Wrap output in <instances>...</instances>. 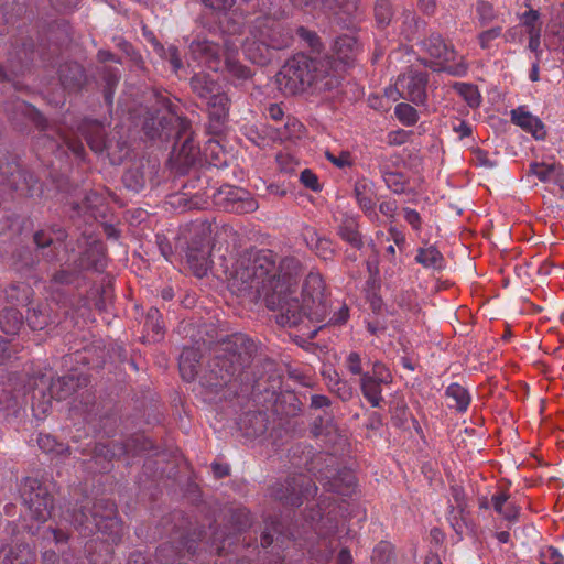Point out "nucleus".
Here are the masks:
<instances>
[{"label":"nucleus","instance_id":"nucleus-24","mask_svg":"<svg viewBox=\"0 0 564 564\" xmlns=\"http://www.w3.org/2000/svg\"><path fill=\"white\" fill-rule=\"evenodd\" d=\"M456 91L462 96L470 107H477L480 104V95L474 85L458 83L454 86Z\"/></svg>","mask_w":564,"mask_h":564},{"label":"nucleus","instance_id":"nucleus-5","mask_svg":"<svg viewBox=\"0 0 564 564\" xmlns=\"http://www.w3.org/2000/svg\"><path fill=\"white\" fill-rule=\"evenodd\" d=\"M426 50L435 59V69L444 70L455 76H463L467 72V65L462 59L455 63L457 54L442 37L431 36L426 43Z\"/></svg>","mask_w":564,"mask_h":564},{"label":"nucleus","instance_id":"nucleus-9","mask_svg":"<svg viewBox=\"0 0 564 564\" xmlns=\"http://www.w3.org/2000/svg\"><path fill=\"white\" fill-rule=\"evenodd\" d=\"M520 21L521 26L529 35V50L539 55L541 53L540 46L542 31L540 13L536 10H529L521 15Z\"/></svg>","mask_w":564,"mask_h":564},{"label":"nucleus","instance_id":"nucleus-31","mask_svg":"<svg viewBox=\"0 0 564 564\" xmlns=\"http://www.w3.org/2000/svg\"><path fill=\"white\" fill-rule=\"evenodd\" d=\"M502 34V29L500 26H496L492 29H489L487 31H484L479 34V44L482 48H489L491 45V42L500 37Z\"/></svg>","mask_w":564,"mask_h":564},{"label":"nucleus","instance_id":"nucleus-30","mask_svg":"<svg viewBox=\"0 0 564 564\" xmlns=\"http://www.w3.org/2000/svg\"><path fill=\"white\" fill-rule=\"evenodd\" d=\"M187 257L188 263L197 276H203L207 273L209 269V261L206 256H203L200 259H196L193 253H189Z\"/></svg>","mask_w":564,"mask_h":564},{"label":"nucleus","instance_id":"nucleus-46","mask_svg":"<svg viewBox=\"0 0 564 564\" xmlns=\"http://www.w3.org/2000/svg\"><path fill=\"white\" fill-rule=\"evenodd\" d=\"M505 40L507 42H517V41H521L522 40V36H521V30L519 26H516V28H512L510 30H508L505 34Z\"/></svg>","mask_w":564,"mask_h":564},{"label":"nucleus","instance_id":"nucleus-15","mask_svg":"<svg viewBox=\"0 0 564 564\" xmlns=\"http://www.w3.org/2000/svg\"><path fill=\"white\" fill-rule=\"evenodd\" d=\"M415 261L426 269L438 270L444 265L442 253L434 246L420 248L415 256Z\"/></svg>","mask_w":564,"mask_h":564},{"label":"nucleus","instance_id":"nucleus-22","mask_svg":"<svg viewBox=\"0 0 564 564\" xmlns=\"http://www.w3.org/2000/svg\"><path fill=\"white\" fill-rule=\"evenodd\" d=\"M560 164H546L534 162L530 164V172L543 183H553L555 174L558 173Z\"/></svg>","mask_w":564,"mask_h":564},{"label":"nucleus","instance_id":"nucleus-17","mask_svg":"<svg viewBox=\"0 0 564 564\" xmlns=\"http://www.w3.org/2000/svg\"><path fill=\"white\" fill-rule=\"evenodd\" d=\"M191 85L193 90L203 99L209 98L219 88L215 80L204 73L194 75Z\"/></svg>","mask_w":564,"mask_h":564},{"label":"nucleus","instance_id":"nucleus-7","mask_svg":"<svg viewBox=\"0 0 564 564\" xmlns=\"http://www.w3.org/2000/svg\"><path fill=\"white\" fill-rule=\"evenodd\" d=\"M219 195L225 196L227 200L225 207L230 212L245 214L254 212L258 208L257 202L242 188L227 186L220 191Z\"/></svg>","mask_w":564,"mask_h":564},{"label":"nucleus","instance_id":"nucleus-47","mask_svg":"<svg viewBox=\"0 0 564 564\" xmlns=\"http://www.w3.org/2000/svg\"><path fill=\"white\" fill-rule=\"evenodd\" d=\"M546 33L554 35H560L561 33H563L564 35V26L562 28L561 22H558L557 20H552L547 24Z\"/></svg>","mask_w":564,"mask_h":564},{"label":"nucleus","instance_id":"nucleus-43","mask_svg":"<svg viewBox=\"0 0 564 564\" xmlns=\"http://www.w3.org/2000/svg\"><path fill=\"white\" fill-rule=\"evenodd\" d=\"M32 409L34 412V415L41 419L42 416H45L48 410L51 409V401H44L39 403H33Z\"/></svg>","mask_w":564,"mask_h":564},{"label":"nucleus","instance_id":"nucleus-38","mask_svg":"<svg viewBox=\"0 0 564 564\" xmlns=\"http://www.w3.org/2000/svg\"><path fill=\"white\" fill-rule=\"evenodd\" d=\"M148 318H151V319H155V323L152 324V329H153V339L154 340H159L162 335H163V332H162V327L160 326V323H159V312L158 310L155 308H151L148 313Z\"/></svg>","mask_w":564,"mask_h":564},{"label":"nucleus","instance_id":"nucleus-27","mask_svg":"<svg viewBox=\"0 0 564 564\" xmlns=\"http://www.w3.org/2000/svg\"><path fill=\"white\" fill-rule=\"evenodd\" d=\"M326 158L329 162L339 169L350 167L354 164V158L348 151H340L337 154L333 152H326Z\"/></svg>","mask_w":564,"mask_h":564},{"label":"nucleus","instance_id":"nucleus-51","mask_svg":"<svg viewBox=\"0 0 564 564\" xmlns=\"http://www.w3.org/2000/svg\"><path fill=\"white\" fill-rule=\"evenodd\" d=\"M337 564H352L350 552L347 550H341L338 554Z\"/></svg>","mask_w":564,"mask_h":564},{"label":"nucleus","instance_id":"nucleus-39","mask_svg":"<svg viewBox=\"0 0 564 564\" xmlns=\"http://www.w3.org/2000/svg\"><path fill=\"white\" fill-rule=\"evenodd\" d=\"M477 12H478L479 19L484 23L490 21L492 15H494L492 7L490 4H488V3H485V2H481V3L478 4Z\"/></svg>","mask_w":564,"mask_h":564},{"label":"nucleus","instance_id":"nucleus-2","mask_svg":"<svg viewBox=\"0 0 564 564\" xmlns=\"http://www.w3.org/2000/svg\"><path fill=\"white\" fill-rule=\"evenodd\" d=\"M257 33L253 41L243 44V52L248 59L256 64H264L269 59V48L281 50L290 44L291 36L275 26L265 18L258 21Z\"/></svg>","mask_w":564,"mask_h":564},{"label":"nucleus","instance_id":"nucleus-34","mask_svg":"<svg viewBox=\"0 0 564 564\" xmlns=\"http://www.w3.org/2000/svg\"><path fill=\"white\" fill-rule=\"evenodd\" d=\"M94 520L96 522V527L98 528V530L104 531V532H106L108 529L115 530V529H119L121 527L118 518L115 516H111V514L107 516L105 521L99 520L97 518V516H95Z\"/></svg>","mask_w":564,"mask_h":564},{"label":"nucleus","instance_id":"nucleus-11","mask_svg":"<svg viewBox=\"0 0 564 564\" xmlns=\"http://www.w3.org/2000/svg\"><path fill=\"white\" fill-rule=\"evenodd\" d=\"M449 523L455 533L457 541L463 540L466 534H475L476 525L470 519L469 514L462 508L453 510L449 516Z\"/></svg>","mask_w":564,"mask_h":564},{"label":"nucleus","instance_id":"nucleus-63","mask_svg":"<svg viewBox=\"0 0 564 564\" xmlns=\"http://www.w3.org/2000/svg\"><path fill=\"white\" fill-rule=\"evenodd\" d=\"M381 329H382V327L375 326V325H373V324H371V323H369V324H368V330H369L371 334H378Z\"/></svg>","mask_w":564,"mask_h":564},{"label":"nucleus","instance_id":"nucleus-12","mask_svg":"<svg viewBox=\"0 0 564 564\" xmlns=\"http://www.w3.org/2000/svg\"><path fill=\"white\" fill-rule=\"evenodd\" d=\"M383 382L371 377L369 372H365L360 379V388L364 397L369 401L372 406H379L382 401L381 386Z\"/></svg>","mask_w":564,"mask_h":564},{"label":"nucleus","instance_id":"nucleus-41","mask_svg":"<svg viewBox=\"0 0 564 564\" xmlns=\"http://www.w3.org/2000/svg\"><path fill=\"white\" fill-rule=\"evenodd\" d=\"M203 2L215 10H227L232 7L235 0H203Z\"/></svg>","mask_w":564,"mask_h":564},{"label":"nucleus","instance_id":"nucleus-13","mask_svg":"<svg viewBox=\"0 0 564 564\" xmlns=\"http://www.w3.org/2000/svg\"><path fill=\"white\" fill-rule=\"evenodd\" d=\"M237 46L231 45L229 43H226V50L224 52V65L225 68L234 77H237L239 79H245L250 77L251 73L250 69L243 65H241L237 59Z\"/></svg>","mask_w":564,"mask_h":564},{"label":"nucleus","instance_id":"nucleus-19","mask_svg":"<svg viewBox=\"0 0 564 564\" xmlns=\"http://www.w3.org/2000/svg\"><path fill=\"white\" fill-rule=\"evenodd\" d=\"M205 100L209 107L212 116L218 119L226 116L228 111L229 99L224 93L220 91L219 88Z\"/></svg>","mask_w":564,"mask_h":564},{"label":"nucleus","instance_id":"nucleus-57","mask_svg":"<svg viewBox=\"0 0 564 564\" xmlns=\"http://www.w3.org/2000/svg\"><path fill=\"white\" fill-rule=\"evenodd\" d=\"M390 234L392 235L395 243H400V242H403L404 241V237L403 235L395 228V227H391L389 229Z\"/></svg>","mask_w":564,"mask_h":564},{"label":"nucleus","instance_id":"nucleus-61","mask_svg":"<svg viewBox=\"0 0 564 564\" xmlns=\"http://www.w3.org/2000/svg\"><path fill=\"white\" fill-rule=\"evenodd\" d=\"M382 302L380 299H373L371 301V306L376 313H379L381 310Z\"/></svg>","mask_w":564,"mask_h":564},{"label":"nucleus","instance_id":"nucleus-20","mask_svg":"<svg viewBox=\"0 0 564 564\" xmlns=\"http://www.w3.org/2000/svg\"><path fill=\"white\" fill-rule=\"evenodd\" d=\"M37 444L43 452L55 456H64L69 453V448L66 445L58 443L48 434H40Z\"/></svg>","mask_w":564,"mask_h":564},{"label":"nucleus","instance_id":"nucleus-10","mask_svg":"<svg viewBox=\"0 0 564 564\" xmlns=\"http://www.w3.org/2000/svg\"><path fill=\"white\" fill-rule=\"evenodd\" d=\"M355 196L361 209L369 214L375 212L376 193L371 181L367 178L358 180L355 184Z\"/></svg>","mask_w":564,"mask_h":564},{"label":"nucleus","instance_id":"nucleus-16","mask_svg":"<svg viewBox=\"0 0 564 564\" xmlns=\"http://www.w3.org/2000/svg\"><path fill=\"white\" fill-rule=\"evenodd\" d=\"M193 52H200L204 56V63L209 69L215 72L221 68V62L217 54V46L210 42L194 43L192 45Z\"/></svg>","mask_w":564,"mask_h":564},{"label":"nucleus","instance_id":"nucleus-33","mask_svg":"<svg viewBox=\"0 0 564 564\" xmlns=\"http://www.w3.org/2000/svg\"><path fill=\"white\" fill-rule=\"evenodd\" d=\"M384 182H386L387 186L394 193H402L404 189L402 176L397 173L386 174Z\"/></svg>","mask_w":564,"mask_h":564},{"label":"nucleus","instance_id":"nucleus-53","mask_svg":"<svg viewBox=\"0 0 564 564\" xmlns=\"http://www.w3.org/2000/svg\"><path fill=\"white\" fill-rule=\"evenodd\" d=\"M552 184L557 185L564 192V169L562 165L558 166V173L555 174Z\"/></svg>","mask_w":564,"mask_h":564},{"label":"nucleus","instance_id":"nucleus-14","mask_svg":"<svg viewBox=\"0 0 564 564\" xmlns=\"http://www.w3.org/2000/svg\"><path fill=\"white\" fill-rule=\"evenodd\" d=\"M198 351L195 348H184L180 355L181 376L186 381H192L197 373Z\"/></svg>","mask_w":564,"mask_h":564},{"label":"nucleus","instance_id":"nucleus-48","mask_svg":"<svg viewBox=\"0 0 564 564\" xmlns=\"http://www.w3.org/2000/svg\"><path fill=\"white\" fill-rule=\"evenodd\" d=\"M349 317L348 308L346 306L340 307L338 313L332 318L336 324L345 323Z\"/></svg>","mask_w":564,"mask_h":564},{"label":"nucleus","instance_id":"nucleus-60","mask_svg":"<svg viewBox=\"0 0 564 564\" xmlns=\"http://www.w3.org/2000/svg\"><path fill=\"white\" fill-rule=\"evenodd\" d=\"M530 78L533 82H536L539 79V66H538V63H534L532 65V69H531V73H530Z\"/></svg>","mask_w":564,"mask_h":564},{"label":"nucleus","instance_id":"nucleus-4","mask_svg":"<svg viewBox=\"0 0 564 564\" xmlns=\"http://www.w3.org/2000/svg\"><path fill=\"white\" fill-rule=\"evenodd\" d=\"M21 496L34 520L45 522L51 517L52 500L37 479H24L21 486Z\"/></svg>","mask_w":564,"mask_h":564},{"label":"nucleus","instance_id":"nucleus-49","mask_svg":"<svg viewBox=\"0 0 564 564\" xmlns=\"http://www.w3.org/2000/svg\"><path fill=\"white\" fill-rule=\"evenodd\" d=\"M352 44H354L352 39H350L348 36H343L336 41L335 48L338 51V53H340L341 46H346L347 48L351 50Z\"/></svg>","mask_w":564,"mask_h":564},{"label":"nucleus","instance_id":"nucleus-42","mask_svg":"<svg viewBox=\"0 0 564 564\" xmlns=\"http://www.w3.org/2000/svg\"><path fill=\"white\" fill-rule=\"evenodd\" d=\"M398 206L395 202H382L379 205V210L387 217L393 218L397 213Z\"/></svg>","mask_w":564,"mask_h":564},{"label":"nucleus","instance_id":"nucleus-35","mask_svg":"<svg viewBox=\"0 0 564 564\" xmlns=\"http://www.w3.org/2000/svg\"><path fill=\"white\" fill-rule=\"evenodd\" d=\"M300 180L310 189L317 191L319 188L318 178L311 170L302 171Z\"/></svg>","mask_w":564,"mask_h":564},{"label":"nucleus","instance_id":"nucleus-21","mask_svg":"<svg viewBox=\"0 0 564 564\" xmlns=\"http://www.w3.org/2000/svg\"><path fill=\"white\" fill-rule=\"evenodd\" d=\"M492 506L507 520H514L519 514V509L512 502H509L508 497L503 494L492 497Z\"/></svg>","mask_w":564,"mask_h":564},{"label":"nucleus","instance_id":"nucleus-52","mask_svg":"<svg viewBox=\"0 0 564 564\" xmlns=\"http://www.w3.org/2000/svg\"><path fill=\"white\" fill-rule=\"evenodd\" d=\"M341 235L345 239H347L349 242L354 245H358L360 242L358 232L355 230L341 231Z\"/></svg>","mask_w":564,"mask_h":564},{"label":"nucleus","instance_id":"nucleus-64","mask_svg":"<svg viewBox=\"0 0 564 564\" xmlns=\"http://www.w3.org/2000/svg\"><path fill=\"white\" fill-rule=\"evenodd\" d=\"M162 296H163V299H165V300H171V299H172V296H173V293H172V291H171V290H165V291H163Z\"/></svg>","mask_w":564,"mask_h":564},{"label":"nucleus","instance_id":"nucleus-18","mask_svg":"<svg viewBox=\"0 0 564 564\" xmlns=\"http://www.w3.org/2000/svg\"><path fill=\"white\" fill-rule=\"evenodd\" d=\"M446 397L454 403L451 406L456 408L458 411L464 412L470 403V395L468 391L458 383H452L446 389Z\"/></svg>","mask_w":564,"mask_h":564},{"label":"nucleus","instance_id":"nucleus-55","mask_svg":"<svg viewBox=\"0 0 564 564\" xmlns=\"http://www.w3.org/2000/svg\"><path fill=\"white\" fill-rule=\"evenodd\" d=\"M269 113L271 116V118H273L274 120H280L283 116V111L282 109L279 107V106H271L269 108Z\"/></svg>","mask_w":564,"mask_h":564},{"label":"nucleus","instance_id":"nucleus-58","mask_svg":"<svg viewBox=\"0 0 564 564\" xmlns=\"http://www.w3.org/2000/svg\"><path fill=\"white\" fill-rule=\"evenodd\" d=\"M130 564H144V557L142 554H132L129 560Z\"/></svg>","mask_w":564,"mask_h":564},{"label":"nucleus","instance_id":"nucleus-36","mask_svg":"<svg viewBox=\"0 0 564 564\" xmlns=\"http://www.w3.org/2000/svg\"><path fill=\"white\" fill-rule=\"evenodd\" d=\"M314 249L324 259H327L333 253L332 242L326 238H317Z\"/></svg>","mask_w":564,"mask_h":564},{"label":"nucleus","instance_id":"nucleus-8","mask_svg":"<svg viewBox=\"0 0 564 564\" xmlns=\"http://www.w3.org/2000/svg\"><path fill=\"white\" fill-rule=\"evenodd\" d=\"M513 123L530 132L536 140H543L546 135L542 121L529 112L524 107H518L511 111Z\"/></svg>","mask_w":564,"mask_h":564},{"label":"nucleus","instance_id":"nucleus-40","mask_svg":"<svg viewBox=\"0 0 564 564\" xmlns=\"http://www.w3.org/2000/svg\"><path fill=\"white\" fill-rule=\"evenodd\" d=\"M166 58H169L173 69L176 72L182 67V62L178 55V51L175 46H170L166 52Z\"/></svg>","mask_w":564,"mask_h":564},{"label":"nucleus","instance_id":"nucleus-26","mask_svg":"<svg viewBox=\"0 0 564 564\" xmlns=\"http://www.w3.org/2000/svg\"><path fill=\"white\" fill-rule=\"evenodd\" d=\"M395 116L406 126L414 124L417 121L416 110L408 104H399L395 107Z\"/></svg>","mask_w":564,"mask_h":564},{"label":"nucleus","instance_id":"nucleus-45","mask_svg":"<svg viewBox=\"0 0 564 564\" xmlns=\"http://www.w3.org/2000/svg\"><path fill=\"white\" fill-rule=\"evenodd\" d=\"M301 37L305 39L312 47H317L318 39L315 33L310 32L303 28L299 30Z\"/></svg>","mask_w":564,"mask_h":564},{"label":"nucleus","instance_id":"nucleus-6","mask_svg":"<svg viewBox=\"0 0 564 564\" xmlns=\"http://www.w3.org/2000/svg\"><path fill=\"white\" fill-rule=\"evenodd\" d=\"M425 75L412 70L401 75L397 82V88L401 90L402 96L417 105L425 100Z\"/></svg>","mask_w":564,"mask_h":564},{"label":"nucleus","instance_id":"nucleus-28","mask_svg":"<svg viewBox=\"0 0 564 564\" xmlns=\"http://www.w3.org/2000/svg\"><path fill=\"white\" fill-rule=\"evenodd\" d=\"M540 564H563V556L555 547L545 546L540 551Z\"/></svg>","mask_w":564,"mask_h":564},{"label":"nucleus","instance_id":"nucleus-1","mask_svg":"<svg viewBox=\"0 0 564 564\" xmlns=\"http://www.w3.org/2000/svg\"><path fill=\"white\" fill-rule=\"evenodd\" d=\"M297 264L292 259H284L278 267L270 251H260L251 265L240 262L228 279L232 293L254 291L272 311H279L278 323L283 326H301L311 338L318 328L311 329L310 324L325 319L326 306L323 303L324 282L318 273H310L305 280L302 303L292 297L296 284Z\"/></svg>","mask_w":564,"mask_h":564},{"label":"nucleus","instance_id":"nucleus-25","mask_svg":"<svg viewBox=\"0 0 564 564\" xmlns=\"http://www.w3.org/2000/svg\"><path fill=\"white\" fill-rule=\"evenodd\" d=\"M371 558L373 564H392V545L389 542H380L373 549Z\"/></svg>","mask_w":564,"mask_h":564},{"label":"nucleus","instance_id":"nucleus-23","mask_svg":"<svg viewBox=\"0 0 564 564\" xmlns=\"http://www.w3.org/2000/svg\"><path fill=\"white\" fill-rule=\"evenodd\" d=\"M22 325V315L15 310L7 311L0 319L1 329L8 335L17 334Z\"/></svg>","mask_w":564,"mask_h":564},{"label":"nucleus","instance_id":"nucleus-54","mask_svg":"<svg viewBox=\"0 0 564 564\" xmlns=\"http://www.w3.org/2000/svg\"><path fill=\"white\" fill-rule=\"evenodd\" d=\"M328 404V400L324 395H313L312 397V405L315 408H323Z\"/></svg>","mask_w":564,"mask_h":564},{"label":"nucleus","instance_id":"nucleus-56","mask_svg":"<svg viewBox=\"0 0 564 564\" xmlns=\"http://www.w3.org/2000/svg\"><path fill=\"white\" fill-rule=\"evenodd\" d=\"M455 130L460 134V137H468L471 133V129L466 123H460Z\"/></svg>","mask_w":564,"mask_h":564},{"label":"nucleus","instance_id":"nucleus-59","mask_svg":"<svg viewBox=\"0 0 564 564\" xmlns=\"http://www.w3.org/2000/svg\"><path fill=\"white\" fill-rule=\"evenodd\" d=\"M497 539L500 543H507L510 539V534L507 531H501L497 533Z\"/></svg>","mask_w":564,"mask_h":564},{"label":"nucleus","instance_id":"nucleus-3","mask_svg":"<svg viewBox=\"0 0 564 564\" xmlns=\"http://www.w3.org/2000/svg\"><path fill=\"white\" fill-rule=\"evenodd\" d=\"M316 78V62L305 54L290 58L276 75L279 89L285 95L304 91Z\"/></svg>","mask_w":564,"mask_h":564},{"label":"nucleus","instance_id":"nucleus-62","mask_svg":"<svg viewBox=\"0 0 564 564\" xmlns=\"http://www.w3.org/2000/svg\"><path fill=\"white\" fill-rule=\"evenodd\" d=\"M424 564H442L436 555H430L426 557Z\"/></svg>","mask_w":564,"mask_h":564},{"label":"nucleus","instance_id":"nucleus-32","mask_svg":"<svg viewBox=\"0 0 564 564\" xmlns=\"http://www.w3.org/2000/svg\"><path fill=\"white\" fill-rule=\"evenodd\" d=\"M370 375H371V377L383 382L384 384L390 383L392 380V376H391L390 371L381 362L373 364L372 373H370Z\"/></svg>","mask_w":564,"mask_h":564},{"label":"nucleus","instance_id":"nucleus-37","mask_svg":"<svg viewBox=\"0 0 564 564\" xmlns=\"http://www.w3.org/2000/svg\"><path fill=\"white\" fill-rule=\"evenodd\" d=\"M348 370L354 375H361V360L357 352H350L346 359Z\"/></svg>","mask_w":564,"mask_h":564},{"label":"nucleus","instance_id":"nucleus-50","mask_svg":"<svg viewBox=\"0 0 564 564\" xmlns=\"http://www.w3.org/2000/svg\"><path fill=\"white\" fill-rule=\"evenodd\" d=\"M213 470H214V474L220 478V477L227 476L229 474V466L221 465V464H213Z\"/></svg>","mask_w":564,"mask_h":564},{"label":"nucleus","instance_id":"nucleus-44","mask_svg":"<svg viewBox=\"0 0 564 564\" xmlns=\"http://www.w3.org/2000/svg\"><path fill=\"white\" fill-rule=\"evenodd\" d=\"M376 15L380 23H387L391 17L390 9L383 4H379L376 7Z\"/></svg>","mask_w":564,"mask_h":564},{"label":"nucleus","instance_id":"nucleus-29","mask_svg":"<svg viewBox=\"0 0 564 564\" xmlns=\"http://www.w3.org/2000/svg\"><path fill=\"white\" fill-rule=\"evenodd\" d=\"M404 220L411 226V228L420 234L422 230V217L417 210L412 209L410 207H404L402 209Z\"/></svg>","mask_w":564,"mask_h":564}]
</instances>
